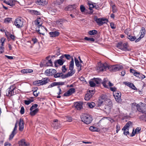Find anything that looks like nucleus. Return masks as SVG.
<instances>
[{
	"mask_svg": "<svg viewBox=\"0 0 146 146\" xmlns=\"http://www.w3.org/2000/svg\"><path fill=\"white\" fill-rule=\"evenodd\" d=\"M116 47L118 48L125 52L129 51L131 50L127 42L123 43L122 42H120L117 44Z\"/></svg>",
	"mask_w": 146,
	"mask_h": 146,
	"instance_id": "nucleus-1",
	"label": "nucleus"
},
{
	"mask_svg": "<svg viewBox=\"0 0 146 146\" xmlns=\"http://www.w3.org/2000/svg\"><path fill=\"white\" fill-rule=\"evenodd\" d=\"M81 118L82 121L87 124L91 123L93 120L91 115L86 113H83L81 115Z\"/></svg>",
	"mask_w": 146,
	"mask_h": 146,
	"instance_id": "nucleus-2",
	"label": "nucleus"
},
{
	"mask_svg": "<svg viewBox=\"0 0 146 146\" xmlns=\"http://www.w3.org/2000/svg\"><path fill=\"white\" fill-rule=\"evenodd\" d=\"M104 104L103 105H101L100 106H96V107L98 109H100L104 111V112L106 113L107 114H109L110 112L111 107H110V105L107 106Z\"/></svg>",
	"mask_w": 146,
	"mask_h": 146,
	"instance_id": "nucleus-3",
	"label": "nucleus"
},
{
	"mask_svg": "<svg viewBox=\"0 0 146 146\" xmlns=\"http://www.w3.org/2000/svg\"><path fill=\"white\" fill-rule=\"evenodd\" d=\"M123 66L119 64H116L115 65H109L108 69L112 72L119 71L123 69Z\"/></svg>",
	"mask_w": 146,
	"mask_h": 146,
	"instance_id": "nucleus-4",
	"label": "nucleus"
},
{
	"mask_svg": "<svg viewBox=\"0 0 146 146\" xmlns=\"http://www.w3.org/2000/svg\"><path fill=\"white\" fill-rule=\"evenodd\" d=\"M94 20L99 26H101L109 22L108 19L105 18H98L96 16L94 17Z\"/></svg>",
	"mask_w": 146,
	"mask_h": 146,
	"instance_id": "nucleus-5",
	"label": "nucleus"
},
{
	"mask_svg": "<svg viewBox=\"0 0 146 146\" xmlns=\"http://www.w3.org/2000/svg\"><path fill=\"white\" fill-rule=\"evenodd\" d=\"M92 80H94L95 83L97 84H100L101 83L103 85L104 87L107 88H108V86L106 84L108 80L106 78H104L103 81L102 82V79L99 78H94L92 79Z\"/></svg>",
	"mask_w": 146,
	"mask_h": 146,
	"instance_id": "nucleus-6",
	"label": "nucleus"
},
{
	"mask_svg": "<svg viewBox=\"0 0 146 146\" xmlns=\"http://www.w3.org/2000/svg\"><path fill=\"white\" fill-rule=\"evenodd\" d=\"M108 66L106 63L102 64L100 62H99L98 63V66L96 68V70L98 72L104 71L108 68Z\"/></svg>",
	"mask_w": 146,
	"mask_h": 146,
	"instance_id": "nucleus-7",
	"label": "nucleus"
},
{
	"mask_svg": "<svg viewBox=\"0 0 146 146\" xmlns=\"http://www.w3.org/2000/svg\"><path fill=\"white\" fill-rule=\"evenodd\" d=\"M23 21L22 17H20L17 18L14 21V24L17 27L21 28L23 26Z\"/></svg>",
	"mask_w": 146,
	"mask_h": 146,
	"instance_id": "nucleus-8",
	"label": "nucleus"
},
{
	"mask_svg": "<svg viewBox=\"0 0 146 146\" xmlns=\"http://www.w3.org/2000/svg\"><path fill=\"white\" fill-rule=\"evenodd\" d=\"M108 99L107 98L106 95L104 94H102L99 97V99L97 102V105L96 106H100L104 104L106 101Z\"/></svg>",
	"mask_w": 146,
	"mask_h": 146,
	"instance_id": "nucleus-9",
	"label": "nucleus"
},
{
	"mask_svg": "<svg viewBox=\"0 0 146 146\" xmlns=\"http://www.w3.org/2000/svg\"><path fill=\"white\" fill-rule=\"evenodd\" d=\"M95 91L94 90H88L87 93L86 94L84 99L86 101L89 100L94 94Z\"/></svg>",
	"mask_w": 146,
	"mask_h": 146,
	"instance_id": "nucleus-10",
	"label": "nucleus"
},
{
	"mask_svg": "<svg viewBox=\"0 0 146 146\" xmlns=\"http://www.w3.org/2000/svg\"><path fill=\"white\" fill-rule=\"evenodd\" d=\"M146 104L142 103L141 106L137 104V110L140 112L145 114V111L146 110V107H145Z\"/></svg>",
	"mask_w": 146,
	"mask_h": 146,
	"instance_id": "nucleus-11",
	"label": "nucleus"
},
{
	"mask_svg": "<svg viewBox=\"0 0 146 146\" xmlns=\"http://www.w3.org/2000/svg\"><path fill=\"white\" fill-rule=\"evenodd\" d=\"M113 96L116 100L118 102H120L121 101V94L120 92L116 91V92H113Z\"/></svg>",
	"mask_w": 146,
	"mask_h": 146,
	"instance_id": "nucleus-12",
	"label": "nucleus"
},
{
	"mask_svg": "<svg viewBox=\"0 0 146 146\" xmlns=\"http://www.w3.org/2000/svg\"><path fill=\"white\" fill-rule=\"evenodd\" d=\"M42 20L40 17H38L37 19L35 21V24L36 25H37V27L38 28H40V27H43L44 29H45L46 31H47V29L43 26L42 25Z\"/></svg>",
	"mask_w": 146,
	"mask_h": 146,
	"instance_id": "nucleus-13",
	"label": "nucleus"
},
{
	"mask_svg": "<svg viewBox=\"0 0 146 146\" xmlns=\"http://www.w3.org/2000/svg\"><path fill=\"white\" fill-rule=\"evenodd\" d=\"M75 92V90L74 88H71L64 93L63 96L65 97L69 96Z\"/></svg>",
	"mask_w": 146,
	"mask_h": 146,
	"instance_id": "nucleus-14",
	"label": "nucleus"
},
{
	"mask_svg": "<svg viewBox=\"0 0 146 146\" xmlns=\"http://www.w3.org/2000/svg\"><path fill=\"white\" fill-rule=\"evenodd\" d=\"M83 102H76L74 103V106L76 109L80 110L82 108Z\"/></svg>",
	"mask_w": 146,
	"mask_h": 146,
	"instance_id": "nucleus-15",
	"label": "nucleus"
},
{
	"mask_svg": "<svg viewBox=\"0 0 146 146\" xmlns=\"http://www.w3.org/2000/svg\"><path fill=\"white\" fill-rule=\"evenodd\" d=\"M19 130L22 131L24 129V121L23 119L21 118L19 119Z\"/></svg>",
	"mask_w": 146,
	"mask_h": 146,
	"instance_id": "nucleus-16",
	"label": "nucleus"
},
{
	"mask_svg": "<svg viewBox=\"0 0 146 146\" xmlns=\"http://www.w3.org/2000/svg\"><path fill=\"white\" fill-rule=\"evenodd\" d=\"M60 33L59 32L57 31L51 32L49 33L50 36L52 37L58 36L60 35Z\"/></svg>",
	"mask_w": 146,
	"mask_h": 146,
	"instance_id": "nucleus-17",
	"label": "nucleus"
},
{
	"mask_svg": "<svg viewBox=\"0 0 146 146\" xmlns=\"http://www.w3.org/2000/svg\"><path fill=\"white\" fill-rule=\"evenodd\" d=\"M18 143L19 145H21V146H29L30 145V144L29 143H26L25 139H23L19 141Z\"/></svg>",
	"mask_w": 146,
	"mask_h": 146,
	"instance_id": "nucleus-18",
	"label": "nucleus"
},
{
	"mask_svg": "<svg viewBox=\"0 0 146 146\" xmlns=\"http://www.w3.org/2000/svg\"><path fill=\"white\" fill-rule=\"evenodd\" d=\"M41 82L40 83V85H43L47 84L48 82H50V80L47 78H43L41 80Z\"/></svg>",
	"mask_w": 146,
	"mask_h": 146,
	"instance_id": "nucleus-19",
	"label": "nucleus"
},
{
	"mask_svg": "<svg viewBox=\"0 0 146 146\" xmlns=\"http://www.w3.org/2000/svg\"><path fill=\"white\" fill-rule=\"evenodd\" d=\"M35 3L40 5H44L47 4V2L46 0H38L36 1Z\"/></svg>",
	"mask_w": 146,
	"mask_h": 146,
	"instance_id": "nucleus-20",
	"label": "nucleus"
},
{
	"mask_svg": "<svg viewBox=\"0 0 146 146\" xmlns=\"http://www.w3.org/2000/svg\"><path fill=\"white\" fill-rule=\"evenodd\" d=\"M135 76L138 79L141 80H142L145 77V76L144 75L140 73L139 72H137Z\"/></svg>",
	"mask_w": 146,
	"mask_h": 146,
	"instance_id": "nucleus-21",
	"label": "nucleus"
},
{
	"mask_svg": "<svg viewBox=\"0 0 146 146\" xmlns=\"http://www.w3.org/2000/svg\"><path fill=\"white\" fill-rule=\"evenodd\" d=\"M5 35L7 37V38H8L9 36L11 38L13 41H15V38H16V37L14 35H13L10 33H9V32H7L8 34H7L6 32H5Z\"/></svg>",
	"mask_w": 146,
	"mask_h": 146,
	"instance_id": "nucleus-22",
	"label": "nucleus"
},
{
	"mask_svg": "<svg viewBox=\"0 0 146 146\" xmlns=\"http://www.w3.org/2000/svg\"><path fill=\"white\" fill-rule=\"evenodd\" d=\"M89 130L92 131H96L97 132L100 131V129L93 126H90L89 127Z\"/></svg>",
	"mask_w": 146,
	"mask_h": 146,
	"instance_id": "nucleus-23",
	"label": "nucleus"
},
{
	"mask_svg": "<svg viewBox=\"0 0 146 146\" xmlns=\"http://www.w3.org/2000/svg\"><path fill=\"white\" fill-rule=\"evenodd\" d=\"M74 68V60L73 58L72 57L71 60L70 62L69 66V70H73Z\"/></svg>",
	"mask_w": 146,
	"mask_h": 146,
	"instance_id": "nucleus-24",
	"label": "nucleus"
},
{
	"mask_svg": "<svg viewBox=\"0 0 146 146\" xmlns=\"http://www.w3.org/2000/svg\"><path fill=\"white\" fill-rule=\"evenodd\" d=\"M39 111V109L38 108H36L33 110L31 111L30 112V114L31 116H34Z\"/></svg>",
	"mask_w": 146,
	"mask_h": 146,
	"instance_id": "nucleus-25",
	"label": "nucleus"
},
{
	"mask_svg": "<svg viewBox=\"0 0 146 146\" xmlns=\"http://www.w3.org/2000/svg\"><path fill=\"white\" fill-rule=\"evenodd\" d=\"M17 133V131L13 129L11 134L9 135V140H11L13 138V137H14L15 135Z\"/></svg>",
	"mask_w": 146,
	"mask_h": 146,
	"instance_id": "nucleus-26",
	"label": "nucleus"
},
{
	"mask_svg": "<svg viewBox=\"0 0 146 146\" xmlns=\"http://www.w3.org/2000/svg\"><path fill=\"white\" fill-rule=\"evenodd\" d=\"M127 38L131 41H135L136 39L135 36H132L131 35H128Z\"/></svg>",
	"mask_w": 146,
	"mask_h": 146,
	"instance_id": "nucleus-27",
	"label": "nucleus"
},
{
	"mask_svg": "<svg viewBox=\"0 0 146 146\" xmlns=\"http://www.w3.org/2000/svg\"><path fill=\"white\" fill-rule=\"evenodd\" d=\"M70 71L69 72L66 74V75L68 77L72 76L75 73V70H70Z\"/></svg>",
	"mask_w": 146,
	"mask_h": 146,
	"instance_id": "nucleus-28",
	"label": "nucleus"
},
{
	"mask_svg": "<svg viewBox=\"0 0 146 146\" xmlns=\"http://www.w3.org/2000/svg\"><path fill=\"white\" fill-rule=\"evenodd\" d=\"M88 33L90 35H94L98 33V31L96 30H93L89 31Z\"/></svg>",
	"mask_w": 146,
	"mask_h": 146,
	"instance_id": "nucleus-29",
	"label": "nucleus"
},
{
	"mask_svg": "<svg viewBox=\"0 0 146 146\" xmlns=\"http://www.w3.org/2000/svg\"><path fill=\"white\" fill-rule=\"evenodd\" d=\"M88 5L90 6L89 9L90 10V12L88 14H92L93 12L92 8H94L95 6L93 4L90 3H88Z\"/></svg>",
	"mask_w": 146,
	"mask_h": 146,
	"instance_id": "nucleus-30",
	"label": "nucleus"
},
{
	"mask_svg": "<svg viewBox=\"0 0 146 146\" xmlns=\"http://www.w3.org/2000/svg\"><path fill=\"white\" fill-rule=\"evenodd\" d=\"M104 104L107 105L108 106L110 105H110V107L112 106V102L111 100L109 99H107L105 102Z\"/></svg>",
	"mask_w": 146,
	"mask_h": 146,
	"instance_id": "nucleus-31",
	"label": "nucleus"
},
{
	"mask_svg": "<svg viewBox=\"0 0 146 146\" xmlns=\"http://www.w3.org/2000/svg\"><path fill=\"white\" fill-rule=\"evenodd\" d=\"M84 39L85 40L89 41L90 42H94L95 40V39L93 38H89L87 37H85Z\"/></svg>",
	"mask_w": 146,
	"mask_h": 146,
	"instance_id": "nucleus-32",
	"label": "nucleus"
},
{
	"mask_svg": "<svg viewBox=\"0 0 146 146\" xmlns=\"http://www.w3.org/2000/svg\"><path fill=\"white\" fill-rule=\"evenodd\" d=\"M74 59L76 65L77 67L79 68L80 66H82L80 64V62L77 58L75 57Z\"/></svg>",
	"mask_w": 146,
	"mask_h": 146,
	"instance_id": "nucleus-33",
	"label": "nucleus"
},
{
	"mask_svg": "<svg viewBox=\"0 0 146 146\" xmlns=\"http://www.w3.org/2000/svg\"><path fill=\"white\" fill-rule=\"evenodd\" d=\"M87 105L90 108H92L94 107L95 105V104L93 102L87 103Z\"/></svg>",
	"mask_w": 146,
	"mask_h": 146,
	"instance_id": "nucleus-34",
	"label": "nucleus"
},
{
	"mask_svg": "<svg viewBox=\"0 0 146 146\" xmlns=\"http://www.w3.org/2000/svg\"><path fill=\"white\" fill-rule=\"evenodd\" d=\"M31 13L32 14L35 15H40V12L34 10H31Z\"/></svg>",
	"mask_w": 146,
	"mask_h": 146,
	"instance_id": "nucleus-35",
	"label": "nucleus"
},
{
	"mask_svg": "<svg viewBox=\"0 0 146 146\" xmlns=\"http://www.w3.org/2000/svg\"><path fill=\"white\" fill-rule=\"evenodd\" d=\"M52 125H53L54 128L55 129H57L60 127V123H53Z\"/></svg>",
	"mask_w": 146,
	"mask_h": 146,
	"instance_id": "nucleus-36",
	"label": "nucleus"
},
{
	"mask_svg": "<svg viewBox=\"0 0 146 146\" xmlns=\"http://www.w3.org/2000/svg\"><path fill=\"white\" fill-rule=\"evenodd\" d=\"M46 66H52V62L51 58L49 59L48 60H46Z\"/></svg>",
	"mask_w": 146,
	"mask_h": 146,
	"instance_id": "nucleus-37",
	"label": "nucleus"
},
{
	"mask_svg": "<svg viewBox=\"0 0 146 146\" xmlns=\"http://www.w3.org/2000/svg\"><path fill=\"white\" fill-rule=\"evenodd\" d=\"M46 63H47L46 60H42L40 64V67H42V66L46 67Z\"/></svg>",
	"mask_w": 146,
	"mask_h": 146,
	"instance_id": "nucleus-38",
	"label": "nucleus"
},
{
	"mask_svg": "<svg viewBox=\"0 0 146 146\" xmlns=\"http://www.w3.org/2000/svg\"><path fill=\"white\" fill-rule=\"evenodd\" d=\"M140 32L141 33V35L142 34L143 36H143L144 37L146 33L145 28L144 27H142L140 31Z\"/></svg>",
	"mask_w": 146,
	"mask_h": 146,
	"instance_id": "nucleus-39",
	"label": "nucleus"
},
{
	"mask_svg": "<svg viewBox=\"0 0 146 146\" xmlns=\"http://www.w3.org/2000/svg\"><path fill=\"white\" fill-rule=\"evenodd\" d=\"M13 88V86H11L7 90H6V92H8V94H7V96H10V94L11 93V90L12 89V88Z\"/></svg>",
	"mask_w": 146,
	"mask_h": 146,
	"instance_id": "nucleus-40",
	"label": "nucleus"
},
{
	"mask_svg": "<svg viewBox=\"0 0 146 146\" xmlns=\"http://www.w3.org/2000/svg\"><path fill=\"white\" fill-rule=\"evenodd\" d=\"M64 10L66 11H71L73 10V8L72 5H70L66 7L64 9Z\"/></svg>",
	"mask_w": 146,
	"mask_h": 146,
	"instance_id": "nucleus-41",
	"label": "nucleus"
},
{
	"mask_svg": "<svg viewBox=\"0 0 146 146\" xmlns=\"http://www.w3.org/2000/svg\"><path fill=\"white\" fill-rule=\"evenodd\" d=\"M90 86L91 87H94L96 86V83H95L94 80H90L89 82Z\"/></svg>",
	"mask_w": 146,
	"mask_h": 146,
	"instance_id": "nucleus-42",
	"label": "nucleus"
},
{
	"mask_svg": "<svg viewBox=\"0 0 146 146\" xmlns=\"http://www.w3.org/2000/svg\"><path fill=\"white\" fill-rule=\"evenodd\" d=\"M34 101L33 100L29 99V100H25L24 103L26 105H29Z\"/></svg>",
	"mask_w": 146,
	"mask_h": 146,
	"instance_id": "nucleus-43",
	"label": "nucleus"
},
{
	"mask_svg": "<svg viewBox=\"0 0 146 146\" xmlns=\"http://www.w3.org/2000/svg\"><path fill=\"white\" fill-rule=\"evenodd\" d=\"M80 9L81 12L83 13L86 12V11L87 10H86L85 8L82 5H81L80 6Z\"/></svg>",
	"mask_w": 146,
	"mask_h": 146,
	"instance_id": "nucleus-44",
	"label": "nucleus"
},
{
	"mask_svg": "<svg viewBox=\"0 0 146 146\" xmlns=\"http://www.w3.org/2000/svg\"><path fill=\"white\" fill-rule=\"evenodd\" d=\"M12 18L10 17H7L5 19L4 22L5 23H9L12 21Z\"/></svg>",
	"mask_w": 146,
	"mask_h": 146,
	"instance_id": "nucleus-45",
	"label": "nucleus"
},
{
	"mask_svg": "<svg viewBox=\"0 0 146 146\" xmlns=\"http://www.w3.org/2000/svg\"><path fill=\"white\" fill-rule=\"evenodd\" d=\"M15 89V87L14 86H13V88H12L11 90V93L10 94V96H12L13 95H15L16 94V92H14V91Z\"/></svg>",
	"mask_w": 146,
	"mask_h": 146,
	"instance_id": "nucleus-46",
	"label": "nucleus"
},
{
	"mask_svg": "<svg viewBox=\"0 0 146 146\" xmlns=\"http://www.w3.org/2000/svg\"><path fill=\"white\" fill-rule=\"evenodd\" d=\"M56 86H58L57 82H53L50 85H49L48 88H50Z\"/></svg>",
	"mask_w": 146,
	"mask_h": 146,
	"instance_id": "nucleus-47",
	"label": "nucleus"
},
{
	"mask_svg": "<svg viewBox=\"0 0 146 146\" xmlns=\"http://www.w3.org/2000/svg\"><path fill=\"white\" fill-rule=\"evenodd\" d=\"M38 106V104H35L33 105L30 108V110L32 111L33 109L37 108Z\"/></svg>",
	"mask_w": 146,
	"mask_h": 146,
	"instance_id": "nucleus-48",
	"label": "nucleus"
},
{
	"mask_svg": "<svg viewBox=\"0 0 146 146\" xmlns=\"http://www.w3.org/2000/svg\"><path fill=\"white\" fill-rule=\"evenodd\" d=\"M50 71H51V69H47L44 72V74L46 75L50 76L49 74H50Z\"/></svg>",
	"mask_w": 146,
	"mask_h": 146,
	"instance_id": "nucleus-49",
	"label": "nucleus"
},
{
	"mask_svg": "<svg viewBox=\"0 0 146 146\" xmlns=\"http://www.w3.org/2000/svg\"><path fill=\"white\" fill-rule=\"evenodd\" d=\"M57 63L60 66L63 65L62 60L61 59H58L55 60Z\"/></svg>",
	"mask_w": 146,
	"mask_h": 146,
	"instance_id": "nucleus-50",
	"label": "nucleus"
},
{
	"mask_svg": "<svg viewBox=\"0 0 146 146\" xmlns=\"http://www.w3.org/2000/svg\"><path fill=\"white\" fill-rule=\"evenodd\" d=\"M56 72V70L55 69H51V71H50V75L52 76L54 75Z\"/></svg>",
	"mask_w": 146,
	"mask_h": 146,
	"instance_id": "nucleus-51",
	"label": "nucleus"
},
{
	"mask_svg": "<svg viewBox=\"0 0 146 146\" xmlns=\"http://www.w3.org/2000/svg\"><path fill=\"white\" fill-rule=\"evenodd\" d=\"M143 37H144L143 36L142 34L140 36L139 38H138L137 39H136L135 40V42L136 43L139 42L140 40Z\"/></svg>",
	"mask_w": 146,
	"mask_h": 146,
	"instance_id": "nucleus-52",
	"label": "nucleus"
},
{
	"mask_svg": "<svg viewBox=\"0 0 146 146\" xmlns=\"http://www.w3.org/2000/svg\"><path fill=\"white\" fill-rule=\"evenodd\" d=\"M111 7L112 9V11L113 13H116L117 11V10L116 8L115 5H112Z\"/></svg>",
	"mask_w": 146,
	"mask_h": 146,
	"instance_id": "nucleus-53",
	"label": "nucleus"
},
{
	"mask_svg": "<svg viewBox=\"0 0 146 146\" xmlns=\"http://www.w3.org/2000/svg\"><path fill=\"white\" fill-rule=\"evenodd\" d=\"M64 56H65V57L68 60H70V59H71L72 57H71L70 54H64Z\"/></svg>",
	"mask_w": 146,
	"mask_h": 146,
	"instance_id": "nucleus-54",
	"label": "nucleus"
},
{
	"mask_svg": "<svg viewBox=\"0 0 146 146\" xmlns=\"http://www.w3.org/2000/svg\"><path fill=\"white\" fill-rule=\"evenodd\" d=\"M129 87L134 90H137V89L136 88V87L134 86V84L133 83H131V84H130V86H129Z\"/></svg>",
	"mask_w": 146,
	"mask_h": 146,
	"instance_id": "nucleus-55",
	"label": "nucleus"
},
{
	"mask_svg": "<svg viewBox=\"0 0 146 146\" xmlns=\"http://www.w3.org/2000/svg\"><path fill=\"white\" fill-rule=\"evenodd\" d=\"M140 119H141V120L145 121L146 122V115H141L140 117Z\"/></svg>",
	"mask_w": 146,
	"mask_h": 146,
	"instance_id": "nucleus-56",
	"label": "nucleus"
},
{
	"mask_svg": "<svg viewBox=\"0 0 146 146\" xmlns=\"http://www.w3.org/2000/svg\"><path fill=\"white\" fill-rule=\"evenodd\" d=\"M41 80H37L33 82V84L34 85H36L39 84H40V82H41Z\"/></svg>",
	"mask_w": 146,
	"mask_h": 146,
	"instance_id": "nucleus-57",
	"label": "nucleus"
},
{
	"mask_svg": "<svg viewBox=\"0 0 146 146\" xmlns=\"http://www.w3.org/2000/svg\"><path fill=\"white\" fill-rule=\"evenodd\" d=\"M130 72L131 73L133 74V75L135 76L136 73L137 72L135 70L133 69L130 68Z\"/></svg>",
	"mask_w": 146,
	"mask_h": 146,
	"instance_id": "nucleus-58",
	"label": "nucleus"
},
{
	"mask_svg": "<svg viewBox=\"0 0 146 146\" xmlns=\"http://www.w3.org/2000/svg\"><path fill=\"white\" fill-rule=\"evenodd\" d=\"M141 130V127H137L135 129V131L136 132V133H140Z\"/></svg>",
	"mask_w": 146,
	"mask_h": 146,
	"instance_id": "nucleus-59",
	"label": "nucleus"
},
{
	"mask_svg": "<svg viewBox=\"0 0 146 146\" xmlns=\"http://www.w3.org/2000/svg\"><path fill=\"white\" fill-rule=\"evenodd\" d=\"M25 112V109L23 106L21 107V109L20 110V113L21 114H23Z\"/></svg>",
	"mask_w": 146,
	"mask_h": 146,
	"instance_id": "nucleus-60",
	"label": "nucleus"
},
{
	"mask_svg": "<svg viewBox=\"0 0 146 146\" xmlns=\"http://www.w3.org/2000/svg\"><path fill=\"white\" fill-rule=\"evenodd\" d=\"M5 40V39L3 38H1L0 40L1 42V46H3L4 44V43Z\"/></svg>",
	"mask_w": 146,
	"mask_h": 146,
	"instance_id": "nucleus-61",
	"label": "nucleus"
},
{
	"mask_svg": "<svg viewBox=\"0 0 146 146\" xmlns=\"http://www.w3.org/2000/svg\"><path fill=\"white\" fill-rule=\"evenodd\" d=\"M110 26L111 27L112 29H115L116 27L115 26V24L114 23L111 22L110 23Z\"/></svg>",
	"mask_w": 146,
	"mask_h": 146,
	"instance_id": "nucleus-62",
	"label": "nucleus"
},
{
	"mask_svg": "<svg viewBox=\"0 0 146 146\" xmlns=\"http://www.w3.org/2000/svg\"><path fill=\"white\" fill-rule=\"evenodd\" d=\"M62 68V72L63 73H65L67 70V69L66 68L65 65L63 66Z\"/></svg>",
	"mask_w": 146,
	"mask_h": 146,
	"instance_id": "nucleus-63",
	"label": "nucleus"
},
{
	"mask_svg": "<svg viewBox=\"0 0 146 146\" xmlns=\"http://www.w3.org/2000/svg\"><path fill=\"white\" fill-rule=\"evenodd\" d=\"M110 89L111 90V91L113 92H116L117 88L115 87H111L110 88Z\"/></svg>",
	"mask_w": 146,
	"mask_h": 146,
	"instance_id": "nucleus-64",
	"label": "nucleus"
}]
</instances>
